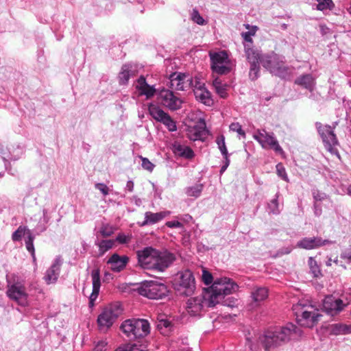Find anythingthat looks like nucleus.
<instances>
[{"label":"nucleus","instance_id":"obj_1","mask_svg":"<svg viewBox=\"0 0 351 351\" xmlns=\"http://www.w3.org/2000/svg\"><path fill=\"white\" fill-rule=\"evenodd\" d=\"M302 330L292 323L265 330L260 335L258 341L265 351H276L289 341L298 339Z\"/></svg>","mask_w":351,"mask_h":351},{"label":"nucleus","instance_id":"obj_2","mask_svg":"<svg viewBox=\"0 0 351 351\" xmlns=\"http://www.w3.org/2000/svg\"><path fill=\"white\" fill-rule=\"evenodd\" d=\"M121 330L130 339L146 337L150 332L149 323L144 319H128L120 326Z\"/></svg>","mask_w":351,"mask_h":351},{"label":"nucleus","instance_id":"obj_3","mask_svg":"<svg viewBox=\"0 0 351 351\" xmlns=\"http://www.w3.org/2000/svg\"><path fill=\"white\" fill-rule=\"evenodd\" d=\"M293 311L296 316L298 323L304 327L312 328L315 325L322 316L319 311L313 306H306V304L299 302L293 306Z\"/></svg>","mask_w":351,"mask_h":351},{"label":"nucleus","instance_id":"obj_4","mask_svg":"<svg viewBox=\"0 0 351 351\" xmlns=\"http://www.w3.org/2000/svg\"><path fill=\"white\" fill-rule=\"evenodd\" d=\"M235 288H237L235 283L231 282L230 279L224 278L217 279L210 287L205 289V290L207 292V296L216 305L225 295L232 293Z\"/></svg>","mask_w":351,"mask_h":351},{"label":"nucleus","instance_id":"obj_5","mask_svg":"<svg viewBox=\"0 0 351 351\" xmlns=\"http://www.w3.org/2000/svg\"><path fill=\"white\" fill-rule=\"evenodd\" d=\"M137 291L141 295L151 300L162 299L169 293L165 284L155 280H145L141 282L137 288Z\"/></svg>","mask_w":351,"mask_h":351},{"label":"nucleus","instance_id":"obj_6","mask_svg":"<svg viewBox=\"0 0 351 351\" xmlns=\"http://www.w3.org/2000/svg\"><path fill=\"white\" fill-rule=\"evenodd\" d=\"M215 306L214 302L207 296V292L204 289L200 295L188 300L186 310L191 316H197L208 308L214 307Z\"/></svg>","mask_w":351,"mask_h":351},{"label":"nucleus","instance_id":"obj_7","mask_svg":"<svg viewBox=\"0 0 351 351\" xmlns=\"http://www.w3.org/2000/svg\"><path fill=\"white\" fill-rule=\"evenodd\" d=\"M174 289L180 295H189L194 292L195 278L190 270H185L178 273L173 280Z\"/></svg>","mask_w":351,"mask_h":351},{"label":"nucleus","instance_id":"obj_8","mask_svg":"<svg viewBox=\"0 0 351 351\" xmlns=\"http://www.w3.org/2000/svg\"><path fill=\"white\" fill-rule=\"evenodd\" d=\"M315 125L326 149L331 154L337 153L335 147L339 145V141L332 126L320 122H316Z\"/></svg>","mask_w":351,"mask_h":351},{"label":"nucleus","instance_id":"obj_9","mask_svg":"<svg viewBox=\"0 0 351 351\" xmlns=\"http://www.w3.org/2000/svg\"><path fill=\"white\" fill-rule=\"evenodd\" d=\"M170 88H204V83L195 77L194 79L189 75L182 73H174L170 76Z\"/></svg>","mask_w":351,"mask_h":351},{"label":"nucleus","instance_id":"obj_10","mask_svg":"<svg viewBox=\"0 0 351 351\" xmlns=\"http://www.w3.org/2000/svg\"><path fill=\"white\" fill-rule=\"evenodd\" d=\"M6 295L16 302L19 305L25 306L27 304L28 294L25 287L20 282L7 285Z\"/></svg>","mask_w":351,"mask_h":351},{"label":"nucleus","instance_id":"obj_11","mask_svg":"<svg viewBox=\"0 0 351 351\" xmlns=\"http://www.w3.org/2000/svg\"><path fill=\"white\" fill-rule=\"evenodd\" d=\"M121 313L119 305H110L106 307L97 317V323L101 328H109Z\"/></svg>","mask_w":351,"mask_h":351},{"label":"nucleus","instance_id":"obj_12","mask_svg":"<svg viewBox=\"0 0 351 351\" xmlns=\"http://www.w3.org/2000/svg\"><path fill=\"white\" fill-rule=\"evenodd\" d=\"M175 259L173 254L170 253L167 250L159 251L156 250L153 263L151 265V269L159 271H164L173 263Z\"/></svg>","mask_w":351,"mask_h":351},{"label":"nucleus","instance_id":"obj_13","mask_svg":"<svg viewBox=\"0 0 351 351\" xmlns=\"http://www.w3.org/2000/svg\"><path fill=\"white\" fill-rule=\"evenodd\" d=\"M346 304L339 298H336L332 295L326 296L323 301V309L328 315L332 316L337 315L341 312Z\"/></svg>","mask_w":351,"mask_h":351},{"label":"nucleus","instance_id":"obj_14","mask_svg":"<svg viewBox=\"0 0 351 351\" xmlns=\"http://www.w3.org/2000/svg\"><path fill=\"white\" fill-rule=\"evenodd\" d=\"M263 66L280 77H285L290 73L289 68L285 65L283 61H278L276 56L264 61Z\"/></svg>","mask_w":351,"mask_h":351},{"label":"nucleus","instance_id":"obj_15","mask_svg":"<svg viewBox=\"0 0 351 351\" xmlns=\"http://www.w3.org/2000/svg\"><path fill=\"white\" fill-rule=\"evenodd\" d=\"M159 97L162 104L171 110H177L181 107V99L170 89H161Z\"/></svg>","mask_w":351,"mask_h":351},{"label":"nucleus","instance_id":"obj_16","mask_svg":"<svg viewBox=\"0 0 351 351\" xmlns=\"http://www.w3.org/2000/svg\"><path fill=\"white\" fill-rule=\"evenodd\" d=\"M334 243L335 241L323 239L322 237H304L297 243V247L301 249L313 250Z\"/></svg>","mask_w":351,"mask_h":351},{"label":"nucleus","instance_id":"obj_17","mask_svg":"<svg viewBox=\"0 0 351 351\" xmlns=\"http://www.w3.org/2000/svg\"><path fill=\"white\" fill-rule=\"evenodd\" d=\"M156 250L152 247H146L136 252L138 262L141 267L145 269H151Z\"/></svg>","mask_w":351,"mask_h":351},{"label":"nucleus","instance_id":"obj_18","mask_svg":"<svg viewBox=\"0 0 351 351\" xmlns=\"http://www.w3.org/2000/svg\"><path fill=\"white\" fill-rule=\"evenodd\" d=\"M245 54L247 59L251 64L250 76L254 80L257 77L258 72V60L260 54L254 49L245 46Z\"/></svg>","mask_w":351,"mask_h":351},{"label":"nucleus","instance_id":"obj_19","mask_svg":"<svg viewBox=\"0 0 351 351\" xmlns=\"http://www.w3.org/2000/svg\"><path fill=\"white\" fill-rule=\"evenodd\" d=\"M129 262L128 256H120L117 253L113 254L107 261L110 269L114 272H120L123 270Z\"/></svg>","mask_w":351,"mask_h":351},{"label":"nucleus","instance_id":"obj_20","mask_svg":"<svg viewBox=\"0 0 351 351\" xmlns=\"http://www.w3.org/2000/svg\"><path fill=\"white\" fill-rule=\"evenodd\" d=\"M61 265V258L60 256L57 257L51 267L46 271L45 280L47 284L54 283L56 282L59 276Z\"/></svg>","mask_w":351,"mask_h":351},{"label":"nucleus","instance_id":"obj_21","mask_svg":"<svg viewBox=\"0 0 351 351\" xmlns=\"http://www.w3.org/2000/svg\"><path fill=\"white\" fill-rule=\"evenodd\" d=\"M93 291L90 295V305H93L95 300L97 298L101 287L99 269H95L91 271Z\"/></svg>","mask_w":351,"mask_h":351},{"label":"nucleus","instance_id":"obj_22","mask_svg":"<svg viewBox=\"0 0 351 351\" xmlns=\"http://www.w3.org/2000/svg\"><path fill=\"white\" fill-rule=\"evenodd\" d=\"M170 214L169 211H162L159 213H152L147 211L145 213V220L140 223L141 226H145L148 225L155 224Z\"/></svg>","mask_w":351,"mask_h":351},{"label":"nucleus","instance_id":"obj_23","mask_svg":"<svg viewBox=\"0 0 351 351\" xmlns=\"http://www.w3.org/2000/svg\"><path fill=\"white\" fill-rule=\"evenodd\" d=\"M264 140L261 142V145L263 148L273 149L277 153H282L283 150L280 146L278 141L276 140L273 133L264 134Z\"/></svg>","mask_w":351,"mask_h":351},{"label":"nucleus","instance_id":"obj_24","mask_svg":"<svg viewBox=\"0 0 351 351\" xmlns=\"http://www.w3.org/2000/svg\"><path fill=\"white\" fill-rule=\"evenodd\" d=\"M268 296V291L265 287H258L254 289L251 293L252 302V308L260 305L261 302L265 300Z\"/></svg>","mask_w":351,"mask_h":351},{"label":"nucleus","instance_id":"obj_25","mask_svg":"<svg viewBox=\"0 0 351 351\" xmlns=\"http://www.w3.org/2000/svg\"><path fill=\"white\" fill-rule=\"evenodd\" d=\"M194 95L197 101L207 106H212L214 100L208 89H193Z\"/></svg>","mask_w":351,"mask_h":351},{"label":"nucleus","instance_id":"obj_26","mask_svg":"<svg viewBox=\"0 0 351 351\" xmlns=\"http://www.w3.org/2000/svg\"><path fill=\"white\" fill-rule=\"evenodd\" d=\"M136 75V71L130 64H123L121 71L119 73V84L121 86H125L131 76Z\"/></svg>","mask_w":351,"mask_h":351},{"label":"nucleus","instance_id":"obj_27","mask_svg":"<svg viewBox=\"0 0 351 351\" xmlns=\"http://www.w3.org/2000/svg\"><path fill=\"white\" fill-rule=\"evenodd\" d=\"M149 114L158 122H162L169 114L164 112L159 106L150 104L148 107Z\"/></svg>","mask_w":351,"mask_h":351},{"label":"nucleus","instance_id":"obj_28","mask_svg":"<svg viewBox=\"0 0 351 351\" xmlns=\"http://www.w3.org/2000/svg\"><path fill=\"white\" fill-rule=\"evenodd\" d=\"M295 83L304 88H312L315 85V80L311 74H306L297 78Z\"/></svg>","mask_w":351,"mask_h":351},{"label":"nucleus","instance_id":"obj_29","mask_svg":"<svg viewBox=\"0 0 351 351\" xmlns=\"http://www.w3.org/2000/svg\"><path fill=\"white\" fill-rule=\"evenodd\" d=\"M228 54L226 51H220L210 54L211 66L222 64L228 60Z\"/></svg>","mask_w":351,"mask_h":351},{"label":"nucleus","instance_id":"obj_30","mask_svg":"<svg viewBox=\"0 0 351 351\" xmlns=\"http://www.w3.org/2000/svg\"><path fill=\"white\" fill-rule=\"evenodd\" d=\"M194 130V138L193 140L201 139L204 136L206 135V123L204 120L200 119L197 125L193 128Z\"/></svg>","mask_w":351,"mask_h":351},{"label":"nucleus","instance_id":"obj_31","mask_svg":"<svg viewBox=\"0 0 351 351\" xmlns=\"http://www.w3.org/2000/svg\"><path fill=\"white\" fill-rule=\"evenodd\" d=\"M176 153L182 157L190 159L194 156V152L192 149L188 146L179 145L176 147Z\"/></svg>","mask_w":351,"mask_h":351},{"label":"nucleus","instance_id":"obj_32","mask_svg":"<svg viewBox=\"0 0 351 351\" xmlns=\"http://www.w3.org/2000/svg\"><path fill=\"white\" fill-rule=\"evenodd\" d=\"M34 236L32 234L30 230H28V235L25 239V246L27 250L31 253V255L34 260L36 259L35 250L34 247Z\"/></svg>","mask_w":351,"mask_h":351},{"label":"nucleus","instance_id":"obj_33","mask_svg":"<svg viewBox=\"0 0 351 351\" xmlns=\"http://www.w3.org/2000/svg\"><path fill=\"white\" fill-rule=\"evenodd\" d=\"M308 265L310 267V271L315 278H318L322 275L321 269L317 265V261L313 258L310 257L308 261Z\"/></svg>","mask_w":351,"mask_h":351},{"label":"nucleus","instance_id":"obj_34","mask_svg":"<svg viewBox=\"0 0 351 351\" xmlns=\"http://www.w3.org/2000/svg\"><path fill=\"white\" fill-rule=\"evenodd\" d=\"M28 230H29L26 226H20L16 231L12 234V239L13 241H19L22 237L27 234L28 235Z\"/></svg>","mask_w":351,"mask_h":351},{"label":"nucleus","instance_id":"obj_35","mask_svg":"<svg viewBox=\"0 0 351 351\" xmlns=\"http://www.w3.org/2000/svg\"><path fill=\"white\" fill-rule=\"evenodd\" d=\"M330 332L331 335H346V324H335L330 326Z\"/></svg>","mask_w":351,"mask_h":351},{"label":"nucleus","instance_id":"obj_36","mask_svg":"<svg viewBox=\"0 0 351 351\" xmlns=\"http://www.w3.org/2000/svg\"><path fill=\"white\" fill-rule=\"evenodd\" d=\"M203 190V184H197L193 186L188 187L186 193L189 197H198Z\"/></svg>","mask_w":351,"mask_h":351},{"label":"nucleus","instance_id":"obj_37","mask_svg":"<svg viewBox=\"0 0 351 351\" xmlns=\"http://www.w3.org/2000/svg\"><path fill=\"white\" fill-rule=\"evenodd\" d=\"M114 240H102L99 244V252L101 254H104L108 250L112 249L114 245Z\"/></svg>","mask_w":351,"mask_h":351},{"label":"nucleus","instance_id":"obj_38","mask_svg":"<svg viewBox=\"0 0 351 351\" xmlns=\"http://www.w3.org/2000/svg\"><path fill=\"white\" fill-rule=\"evenodd\" d=\"M317 1V9L320 11L325 10H332L334 3L332 0H316Z\"/></svg>","mask_w":351,"mask_h":351},{"label":"nucleus","instance_id":"obj_39","mask_svg":"<svg viewBox=\"0 0 351 351\" xmlns=\"http://www.w3.org/2000/svg\"><path fill=\"white\" fill-rule=\"evenodd\" d=\"M278 197L279 193H277L276 195V197L271 200L270 203L268 205L270 212L274 215H278L280 213Z\"/></svg>","mask_w":351,"mask_h":351},{"label":"nucleus","instance_id":"obj_40","mask_svg":"<svg viewBox=\"0 0 351 351\" xmlns=\"http://www.w3.org/2000/svg\"><path fill=\"white\" fill-rule=\"evenodd\" d=\"M161 123H163L170 132H175L177 130L176 123L172 119L169 114L167 115Z\"/></svg>","mask_w":351,"mask_h":351},{"label":"nucleus","instance_id":"obj_41","mask_svg":"<svg viewBox=\"0 0 351 351\" xmlns=\"http://www.w3.org/2000/svg\"><path fill=\"white\" fill-rule=\"evenodd\" d=\"M156 93V89H138L136 95L138 97L145 96V99L152 98Z\"/></svg>","mask_w":351,"mask_h":351},{"label":"nucleus","instance_id":"obj_42","mask_svg":"<svg viewBox=\"0 0 351 351\" xmlns=\"http://www.w3.org/2000/svg\"><path fill=\"white\" fill-rule=\"evenodd\" d=\"M216 143L222 155H226V154H228L225 143V137L223 135L219 136L216 139Z\"/></svg>","mask_w":351,"mask_h":351},{"label":"nucleus","instance_id":"obj_43","mask_svg":"<svg viewBox=\"0 0 351 351\" xmlns=\"http://www.w3.org/2000/svg\"><path fill=\"white\" fill-rule=\"evenodd\" d=\"M211 68L213 71V72L223 75V74H227L230 71V68L229 66L222 64H217L216 66H211Z\"/></svg>","mask_w":351,"mask_h":351},{"label":"nucleus","instance_id":"obj_44","mask_svg":"<svg viewBox=\"0 0 351 351\" xmlns=\"http://www.w3.org/2000/svg\"><path fill=\"white\" fill-rule=\"evenodd\" d=\"M191 20L198 25H202L205 24L204 19L200 16L199 12L196 9L193 10L191 14Z\"/></svg>","mask_w":351,"mask_h":351},{"label":"nucleus","instance_id":"obj_45","mask_svg":"<svg viewBox=\"0 0 351 351\" xmlns=\"http://www.w3.org/2000/svg\"><path fill=\"white\" fill-rule=\"evenodd\" d=\"M114 228L109 225H104L100 229L101 234L104 237L111 236L114 233Z\"/></svg>","mask_w":351,"mask_h":351},{"label":"nucleus","instance_id":"obj_46","mask_svg":"<svg viewBox=\"0 0 351 351\" xmlns=\"http://www.w3.org/2000/svg\"><path fill=\"white\" fill-rule=\"evenodd\" d=\"M276 171H277L278 176L280 178H281L283 180H285L286 182L289 181L285 169L281 163H278L276 165Z\"/></svg>","mask_w":351,"mask_h":351},{"label":"nucleus","instance_id":"obj_47","mask_svg":"<svg viewBox=\"0 0 351 351\" xmlns=\"http://www.w3.org/2000/svg\"><path fill=\"white\" fill-rule=\"evenodd\" d=\"M230 130L237 132L239 135L242 136L243 138H245V132L242 129L241 125L239 123H232L230 125Z\"/></svg>","mask_w":351,"mask_h":351},{"label":"nucleus","instance_id":"obj_48","mask_svg":"<svg viewBox=\"0 0 351 351\" xmlns=\"http://www.w3.org/2000/svg\"><path fill=\"white\" fill-rule=\"evenodd\" d=\"M134 88H154V85H149L146 82L145 78L141 75L134 85Z\"/></svg>","mask_w":351,"mask_h":351},{"label":"nucleus","instance_id":"obj_49","mask_svg":"<svg viewBox=\"0 0 351 351\" xmlns=\"http://www.w3.org/2000/svg\"><path fill=\"white\" fill-rule=\"evenodd\" d=\"M125 348L127 351H144L145 349V346L136 343L128 344Z\"/></svg>","mask_w":351,"mask_h":351},{"label":"nucleus","instance_id":"obj_50","mask_svg":"<svg viewBox=\"0 0 351 351\" xmlns=\"http://www.w3.org/2000/svg\"><path fill=\"white\" fill-rule=\"evenodd\" d=\"M142 160V167L144 169H146L149 171V172H152L155 167V165L150 162L147 158L141 157Z\"/></svg>","mask_w":351,"mask_h":351},{"label":"nucleus","instance_id":"obj_51","mask_svg":"<svg viewBox=\"0 0 351 351\" xmlns=\"http://www.w3.org/2000/svg\"><path fill=\"white\" fill-rule=\"evenodd\" d=\"M131 240V236L125 235L123 233H119L114 240L115 241L119 242L121 244H126L128 243Z\"/></svg>","mask_w":351,"mask_h":351},{"label":"nucleus","instance_id":"obj_52","mask_svg":"<svg viewBox=\"0 0 351 351\" xmlns=\"http://www.w3.org/2000/svg\"><path fill=\"white\" fill-rule=\"evenodd\" d=\"M202 278L204 283L206 285H210L213 282V278L212 274L205 269L203 270Z\"/></svg>","mask_w":351,"mask_h":351},{"label":"nucleus","instance_id":"obj_53","mask_svg":"<svg viewBox=\"0 0 351 351\" xmlns=\"http://www.w3.org/2000/svg\"><path fill=\"white\" fill-rule=\"evenodd\" d=\"M95 189L100 191L101 193L105 196L109 194V188L104 183H97L95 184Z\"/></svg>","mask_w":351,"mask_h":351},{"label":"nucleus","instance_id":"obj_54","mask_svg":"<svg viewBox=\"0 0 351 351\" xmlns=\"http://www.w3.org/2000/svg\"><path fill=\"white\" fill-rule=\"evenodd\" d=\"M267 133L268 132H267L265 130H263L262 131L258 130L257 132L253 135V137L255 140H256L261 144V142L264 140V138H265L264 134H267Z\"/></svg>","mask_w":351,"mask_h":351},{"label":"nucleus","instance_id":"obj_55","mask_svg":"<svg viewBox=\"0 0 351 351\" xmlns=\"http://www.w3.org/2000/svg\"><path fill=\"white\" fill-rule=\"evenodd\" d=\"M341 258L346 259L348 263L351 262V248L348 249L341 254Z\"/></svg>","mask_w":351,"mask_h":351},{"label":"nucleus","instance_id":"obj_56","mask_svg":"<svg viewBox=\"0 0 351 351\" xmlns=\"http://www.w3.org/2000/svg\"><path fill=\"white\" fill-rule=\"evenodd\" d=\"M166 226L169 228H182L183 227L182 223L178 221H170L166 223Z\"/></svg>","mask_w":351,"mask_h":351},{"label":"nucleus","instance_id":"obj_57","mask_svg":"<svg viewBox=\"0 0 351 351\" xmlns=\"http://www.w3.org/2000/svg\"><path fill=\"white\" fill-rule=\"evenodd\" d=\"M171 325V322L167 319H161L158 322L157 327L159 329H161L162 328H169Z\"/></svg>","mask_w":351,"mask_h":351},{"label":"nucleus","instance_id":"obj_58","mask_svg":"<svg viewBox=\"0 0 351 351\" xmlns=\"http://www.w3.org/2000/svg\"><path fill=\"white\" fill-rule=\"evenodd\" d=\"M106 343L104 341H99L95 348V351H104Z\"/></svg>","mask_w":351,"mask_h":351},{"label":"nucleus","instance_id":"obj_59","mask_svg":"<svg viewBox=\"0 0 351 351\" xmlns=\"http://www.w3.org/2000/svg\"><path fill=\"white\" fill-rule=\"evenodd\" d=\"M324 193H319V192L313 193V198L315 201H322L324 199Z\"/></svg>","mask_w":351,"mask_h":351},{"label":"nucleus","instance_id":"obj_60","mask_svg":"<svg viewBox=\"0 0 351 351\" xmlns=\"http://www.w3.org/2000/svg\"><path fill=\"white\" fill-rule=\"evenodd\" d=\"M125 190L132 192L134 190V182L132 180H128L126 184Z\"/></svg>","mask_w":351,"mask_h":351},{"label":"nucleus","instance_id":"obj_61","mask_svg":"<svg viewBox=\"0 0 351 351\" xmlns=\"http://www.w3.org/2000/svg\"><path fill=\"white\" fill-rule=\"evenodd\" d=\"M242 36L243 37L244 40L248 43H252V39L251 38L252 36H250V34L248 32H243L242 33Z\"/></svg>","mask_w":351,"mask_h":351},{"label":"nucleus","instance_id":"obj_62","mask_svg":"<svg viewBox=\"0 0 351 351\" xmlns=\"http://www.w3.org/2000/svg\"><path fill=\"white\" fill-rule=\"evenodd\" d=\"M227 89H216L217 93L223 98L226 97L227 96Z\"/></svg>","mask_w":351,"mask_h":351},{"label":"nucleus","instance_id":"obj_63","mask_svg":"<svg viewBox=\"0 0 351 351\" xmlns=\"http://www.w3.org/2000/svg\"><path fill=\"white\" fill-rule=\"evenodd\" d=\"M223 165H226L227 167L229 166L230 160L229 159V154H226V155H223Z\"/></svg>","mask_w":351,"mask_h":351},{"label":"nucleus","instance_id":"obj_64","mask_svg":"<svg viewBox=\"0 0 351 351\" xmlns=\"http://www.w3.org/2000/svg\"><path fill=\"white\" fill-rule=\"evenodd\" d=\"M192 217L189 214H186L182 217V220L184 221L185 222H189L192 220Z\"/></svg>","mask_w":351,"mask_h":351}]
</instances>
